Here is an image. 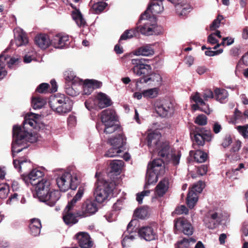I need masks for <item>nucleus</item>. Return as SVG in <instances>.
<instances>
[{
	"label": "nucleus",
	"instance_id": "obj_25",
	"mask_svg": "<svg viewBox=\"0 0 248 248\" xmlns=\"http://www.w3.org/2000/svg\"><path fill=\"white\" fill-rule=\"evenodd\" d=\"M139 235L146 241H151L157 237L156 232L151 227H144L140 229L138 232Z\"/></svg>",
	"mask_w": 248,
	"mask_h": 248
},
{
	"label": "nucleus",
	"instance_id": "obj_10",
	"mask_svg": "<svg viewBox=\"0 0 248 248\" xmlns=\"http://www.w3.org/2000/svg\"><path fill=\"white\" fill-rule=\"evenodd\" d=\"M190 136L193 140V144L199 146H202L205 141H210L212 140L213 136L210 131H206L203 128L196 127L195 130L190 134Z\"/></svg>",
	"mask_w": 248,
	"mask_h": 248
},
{
	"label": "nucleus",
	"instance_id": "obj_62",
	"mask_svg": "<svg viewBox=\"0 0 248 248\" xmlns=\"http://www.w3.org/2000/svg\"><path fill=\"white\" fill-rule=\"evenodd\" d=\"M49 84L46 83H43L40 84L36 88V91L39 93H44L47 90Z\"/></svg>",
	"mask_w": 248,
	"mask_h": 248
},
{
	"label": "nucleus",
	"instance_id": "obj_30",
	"mask_svg": "<svg viewBox=\"0 0 248 248\" xmlns=\"http://www.w3.org/2000/svg\"><path fill=\"white\" fill-rule=\"evenodd\" d=\"M36 45L42 49H46L51 45V41L48 36L45 34H40L35 37Z\"/></svg>",
	"mask_w": 248,
	"mask_h": 248
},
{
	"label": "nucleus",
	"instance_id": "obj_12",
	"mask_svg": "<svg viewBox=\"0 0 248 248\" xmlns=\"http://www.w3.org/2000/svg\"><path fill=\"white\" fill-rule=\"evenodd\" d=\"M157 124H153L155 129L150 128L149 130L151 131L148 134L147 137L148 145L152 151H154L155 149L158 148L159 145L162 143L160 141L161 135L158 130L159 128L157 126Z\"/></svg>",
	"mask_w": 248,
	"mask_h": 248
},
{
	"label": "nucleus",
	"instance_id": "obj_14",
	"mask_svg": "<svg viewBox=\"0 0 248 248\" xmlns=\"http://www.w3.org/2000/svg\"><path fill=\"white\" fill-rule=\"evenodd\" d=\"M35 194L39 201L44 198L51 189L50 182L46 179H42L34 183Z\"/></svg>",
	"mask_w": 248,
	"mask_h": 248
},
{
	"label": "nucleus",
	"instance_id": "obj_19",
	"mask_svg": "<svg viewBox=\"0 0 248 248\" xmlns=\"http://www.w3.org/2000/svg\"><path fill=\"white\" fill-rule=\"evenodd\" d=\"M150 17L145 18L142 20H140V17L139 19V22L141 21H144L143 24L139 27H137L138 30L143 35H151L154 33V30L155 28V24H151L150 22Z\"/></svg>",
	"mask_w": 248,
	"mask_h": 248
},
{
	"label": "nucleus",
	"instance_id": "obj_28",
	"mask_svg": "<svg viewBox=\"0 0 248 248\" xmlns=\"http://www.w3.org/2000/svg\"><path fill=\"white\" fill-rule=\"evenodd\" d=\"M13 165L19 172L21 171L22 168L23 170H25L27 169L32 167L31 162L26 158H20L19 159H14Z\"/></svg>",
	"mask_w": 248,
	"mask_h": 248
},
{
	"label": "nucleus",
	"instance_id": "obj_27",
	"mask_svg": "<svg viewBox=\"0 0 248 248\" xmlns=\"http://www.w3.org/2000/svg\"><path fill=\"white\" fill-rule=\"evenodd\" d=\"M147 168L157 174H161L164 171V162L160 159H155L152 163L148 164Z\"/></svg>",
	"mask_w": 248,
	"mask_h": 248
},
{
	"label": "nucleus",
	"instance_id": "obj_57",
	"mask_svg": "<svg viewBox=\"0 0 248 248\" xmlns=\"http://www.w3.org/2000/svg\"><path fill=\"white\" fill-rule=\"evenodd\" d=\"M195 122L200 125H205L207 124V119L205 115H199L196 117Z\"/></svg>",
	"mask_w": 248,
	"mask_h": 248
},
{
	"label": "nucleus",
	"instance_id": "obj_18",
	"mask_svg": "<svg viewBox=\"0 0 248 248\" xmlns=\"http://www.w3.org/2000/svg\"><path fill=\"white\" fill-rule=\"evenodd\" d=\"M69 38L67 35L59 34L51 40V45L56 48H63L69 44Z\"/></svg>",
	"mask_w": 248,
	"mask_h": 248
},
{
	"label": "nucleus",
	"instance_id": "obj_42",
	"mask_svg": "<svg viewBox=\"0 0 248 248\" xmlns=\"http://www.w3.org/2000/svg\"><path fill=\"white\" fill-rule=\"evenodd\" d=\"M123 150L117 147L111 146L105 153L104 156L107 157H114L120 155Z\"/></svg>",
	"mask_w": 248,
	"mask_h": 248
},
{
	"label": "nucleus",
	"instance_id": "obj_16",
	"mask_svg": "<svg viewBox=\"0 0 248 248\" xmlns=\"http://www.w3.org/2000/svg\"><path fill=\"white\" fill-rule=\"evenodd\" d=\"M61 193L58 190L51 188L49 191L44 196V198L40 201L45 202L50 206H53L61 198Z\"/></svg>",
	"mask_w": 248,
	"mask_h": 248
},
{
	"label": "nucleus",
	"instance_id": "obj_47",
	"mask_svg": "<svg viewBox=\"0 0 248 248\" xmlns=\"http://www.w3.org/2000/svg\"><path fill=\"white\" fill-rule=\"evenodd\" d=\"M6 58H4L3 54L0 55V80L2 79L7 75V72L5 69Z\"/></svg>",
	"mask_w": 248,
	"mask_h": 248
},
{
	"label": "nucleus",
	"instance_id": "obj_48",
	"mask_svg": "<svg viewBox=\"0 0 248 248\" xmlns=\"http://www.w3.org/2000/svg\"><path fill=\"white\" fill-rule=\"evenodd\" d=\"M148 209L147 207H142L136 209L134 212V216L140 219H144L148 215Z\"/></svg>",
	"mask_w": 248,
	"mask_h": 248
},
{
	"label": "nucleus",
	"instance_id": "obj_54",
	"mask_svg": "<svg viewBox=\"0 0 248 248\" xmlns=\"http://www.w3.org/2000/svg\"><path fill=\"white\" fill-rule=\"evenodd\" d=\"M85 106L89 110H91L92 109L95 108L97 106L96 98H90L86 100L85 102Z\"/></svg>",
	"mask_w": 248,
	"mask_h": 248
},
{
	"label": "nucleus",
	"instance_id": "obj_20",
	"mask_svg": "<svg viewBox=\"0 0 248 248\" xmlns=\"http://www.w3.org/2000/svg\"><path fill=\"white\" fill-rule=\"evenodd\" d=\"M63 75L66 84H69L73 86L82 85L83 80L78 77L73 71L67 70L64 72Z\"/></svg>",
	"mask_w": 248,
	"mask_h": 248
},
{
	"label": "nucleus",
	"instance_id": "obj_49",
	"mask_svg": "<svg viewBox=\"0 0 248 248\" xmlns=\"http://www.w3.org/2000/svg\"><path fill=\"white\" fill-rule=\"evenodd\" d=\"M208 216L210 217L211 219H213L214 222H217L218 224L225 219V217H223L220 212H214L210 213Z\"/></svg>",
	"mask_w": 248,
	"mask_h": 248
},
{
	"label": "nucleus",
	"instance_id": "obj_39",
	"mask_svg": "<svg viewBox=\"0 0 248 248\" xmlns=\"http://www.w3.org/2000/svg\"><path fill=\"white\" fill-rule=\"evenodd\" d=\"M138 28H135L130 30H127L122 34L119 41L125 40L136 36L139 34Z\"/></svg>",
	"mask_w": 248,
	"mask_h": 248
},
{
	"label": "nucleus",
	"instance_id": "obj_46",
	"mask_svg": "<svg viewBox=\"0 0 248 248\" xmlns=\"http://www.w3.org/2000/svg\"><path fill=\"white\" fill-rule=\"evenodd\" d=\"M46 103V101L40 97H33L31 104L34 109H39L42 108Z\"/></svg>",
	"mask_w": 248,
	"mask_h": 248
},
{
	"label": "nucleus",
	"instance_id": "obj_9",
	"mask_svg": "<svg viewBox=\"0 0 248 248\" xmlns=\"http://www.w3.org/2000/svg\"><path fill=\"white\" fill-rule=\"evenodd\" d=\"M154 106L156 113L162 117L171 116L173 113V105L168 99H157Z\"/></svg>",
	"mask_w": 248,
	"mask_h": 248
},
{
	"label": "nucleus",
	"instance_id": "obj_41",
	"mask_svg": "<svg viewBox=\"0 0 248 248\" xmlns=\"http://www.w3.org/2000/svg\"><path fill=\"white\" fill-rule=\"evenodd\" d=\"M159 174L147 168L146 180L147 185H150L157 182Z\"/></svg>",
	"mask_w": 248,
	"mask_h": 248
},
{
	"label": "nucleus",
	"instance_id": "obj_7",
	"mask_svg": "<svg viewBox=\"0 0 248 248\" xmlns=\"http://www.w3.org/2000/svg\"><path fill=\"white\" fill-rule=\"evenodd\" d=\"M115 186L113 182L107 181L103 179H99L96 183V187L94 192V196L97 202H103L112 191Z\"/></svg>",
	"mask_w": 248,
	"mask_h": 248
},
{
	"label": "nucleus",
	"instance_id": "obj_22",
	"mask_svg": "<svg viewBox=\"0 0 248 248\" xmlns=\"http://www.w3.org/2000/svg\"><path fill=\"white\" fill-rule=\"evenodd\" d=\"M14 36L16 46H25L29 42L26 33L20 28H16L15 30Z\"/></svg>",
	"mask_w": 248,
	"mask_h": 248
},
{
	"label": "nucleus",
	"instance_id": "obj_36",
	"mask_svg": "<svg viewBox=\"0 0 248 248\" xmlns=\"http://www.w3.org/2000/svg\"><path fill=\"white\" fill-rule=\"evenodd\" d=\"M191 98L196 103L200 105L202 107H204V108H201V110L202 111L206 113H210V111L208 108V105L206 104L203 99L200 96V93H195V94L191 96Z\"/></svg>",
	"mask_w": 248,
	"mask_h": 248
},
{
	"label": "nucleus",
	"instance_id": "obj_45",
	"mask_svg": "<svg viewBox=\"0 0 248 248\" xmlns=\"http://www.w3.org/2000/svg\"><path fill=\"white\" fill-rule=\"evenodd\" d=\"M194 158L197 162H204L207 159V154L201 150H197L194 154Z\"/></svg>",
	"mask_w": 248,
	"mask_h": 248
},
{
	"label": "nucleus",
	"instance_id": "obj_31",
	"mask_svg": "<svg viewBox=\"0 0 248 248\" xmlns=\"http://www.w3.org/2000/svg\"><path fill=\"white\" fill-rule=\"evenodd\" d=\"M70 5L74 9L71 14L73 19L75 21L78 26L79 27H84L86 22L81 13L78 9L74 7L72 4H70Z\"/></svg>",
	"mask_w": 248,
	"mask_h": 248
},
{
	"label": "nucleus",
	"instance_id": "obj_23",
	"mask_svg": "<svg viewBox=\"0 0 248 248\" xmlns=\"http://www.w3.org/2000/svg\"><path fill=\"white\" fill-rule=\"evenodd\" d=\"M43 174L44 173L42 171L34 169L27 175L25 174L21 175V179L27 184L30 183L32 185H34L35 183L34 182L37 180H40L39 179L43 176Z\"/></svg>",
	"mask_w": 248,
	"mask_h": 248
},
{
	"label": "nucleus",
	"instance_id": "obj_2",
	"mask_svg": "<svg viewBox=\"0 0 248 248\" xmlns=\"http://www.w3.org/2000/svg\"><path fill=\"white\" fill-rule=\"evenodd\" d=\"M149 59H132L131 64L133 65L132 70L134 74L142 78L137 80V83H147L149 81L155 80L160 83L161 77L157 74H152V68L148 63Z\"/></svg>",
	"mask_w": 248,
	"mask_h": 248
},
{
	"label": "nucleus",
	"instance_id": "obj_55",
	"mask_svg": "<svg viewBox=\"0 0 248 248\" xmlns=\"http://www.w3.org/2000/svg\"><path fill=\"white\" fill-rule=\"evenodd\" d=\"M223 19L222 16L218 15L216 19H215L210 26V30L214 31L216 29L219 28L221 21Z\"/></svg>",
	"mask_w": 248,
	"mask_h": 248
},
{
	"label": "nucleus",
	"instance_id": "obj_4",
	"mask_svg": "<svg viewBox=\"0 0 248 248\" xmlns=\"http://www.w3.org/2000/svg\"><path fill=\"white\" fill-rule=\"evenodd\" d=\"M72 101L64 94L57 93L49 98V105L50 108L56 113L63 115L72 109Z\"/></svg>",
	"mask_w": 248,
	"mask_h": 248
},
{
	"label": "nucleus",
	"instance_id": "obj_1",
	"mask_svg": "<svg viewBox=\"0 0 248 248\" xmlns=\"http://www.w3.org/2000/svg\"><path fill=\"white\" fill-rule=\"evenodd\" d=\"M28 124L35 128L38 127L37 122L31 118L25 120L23 127H19L17 125L13 126L12 152L14 158L16 154L28 147V142L33 143L36 141L35 136L25 130L26 125Z\"/></svg>",
	"mask_w": 248,
	"mask_h": 248
},
{
	"label": "nucleus",
	"instance_id": "obj_40",
	"mask_svg": "<svg viewBox=\"0 0 248 248\" xmlns=\"http://www.w3.org/2000/svg\"><path fill=\"white\" fill-rule=\"evenodd\" d=\"M198 201V196L193 191H189L186 198V203L188 207L193 208Z\"/></svg>",
	"mask_w": 248,
	"mask_h": 248
},
{
	"label": "nucleus",
	"instance_id": "obj_17",
	"mask_svg": "<svg viewBox=\"0 0 248 248\" xmlns=\"http://www.w3.org/2000/svg\"><path fill=\"white\" fill-rule=\"evenodd\" d=\"M115 132L117 133V135L108 139V142L111 146L123 149V146L126 143V138L123 134L121 128H120V130H117Z\"/></svg>",
	"mask_w": 248,
	"mask_h": 248
},
{
	"label": "nucleus",
	"instance_id": "obj_35",
	"mask_svg": "<svg viewBox=\"0 0 248 248\" xmlns=\"http://www.w3.org/2000/svg\"><path fill=\"white\" fill-rule=\"evenodd\" d=\"M124 162L122 160H113L111 161L109 166L110 172L116 175L120 174L124 166Z\"/></svg>",
	"mask_w": 248,
	"mask_h": 248
},
{
	"label": "nucleus",
	"instance_id": "obj_37",
	"mask_svg": "<svg viewBox=\"0 0 248 248\" xmlns=\"http://www.w3.org/2000/svg\"><path fill=\"white\" fill-rule=\"evenodd\" d=\"M215 93L217 100L221 103L227 102L228 100V93L224 89L217 88L215 90Z\"/></svg>",
	"mask_w": 248,
	"mask_h": 248
},
{
	"label": "nucleus",
	"instance_id": "obj_33",
	"mask_svg": "<svg viewBox=\"0 0 248 248\" xmlns=\"http://www.w3.org/2000/svg\"><path fill=\"white\" fill-rule=\"evenodd\" d=\"M97 107L100 108H103L111 105V102L110 98L105 93H99L96 97Z\"/></svg>",
	"mask_w": 248,
	"mask_h": 248
},
{
	"label": "nucleus",
	"instance_id": "obj_29",
	"mask_svg": "<svg viewBox=\"0 0 248 248\" xmlns=\"http://www.w3.org/2000/svg\"><path fill=\"white\" fill-rule=\"evenodd\" d=\"M133 53L136 56H150L154 54L155 51L151 45L146 44L136 49Z\"/></svg>",
	"mask_w": 248,
	"mask_h": 248
},
{
	"label": "nucleus",
	"instance_id": "obj_15",
	"mask_svg": "<svg viewBox=\"0 0 248 248\" xmlns=\"http://www.w3.org/2000/svg\"><path fill=\"white\" fill-rule=\"evenodd\" d=\"M134 220H131L127 225V230L124 232L122 244L124 247H126L128 243L135 239L137 236L136 229L133 227Z\"/></svg>",
	"mask_w": 248,
	"mask_h": 248
},
{
	"label": "nucleus",
	"instance_id": "obj_63",
	"mask_svg": "<svg viewBox=\"0 0 248 248\" xmlns=\"http://www.w3.org/2000/svg\"><path fill=\"white\" fill-rule=\"evenodd\" d=\"M18 194L17 193H14L6 201V204L9 205H12L15 204L17 202Z\"/></svg>",
	"mask_w": 248,
	"mask_h": 248
},
{
	"label": "nucleus",
	"instance_id": "obj_26",
	"mask_svg": "<svg viewBox=\"0 0 248 248\" xmlns=\"http://www.w3.org/2000/svg\"><path fill=\"white\" fill-rule=\"evenodd\" d=\"M76 236L79 246L82 248H90L92 247V243L88 233L83 232H79Z\"/></svg>",
	"mask_w": 248,
	"mask_h": 248
},
{
	"label": "nucleus",
	"instance_id": "obj_61",
	"mask_svg": "<svg viewBox=\"0 0 248 248\" xmlns=\"http://www.w3.org/2000/svg\"><path fill=\"white\" fill-rule=\"evenodd\" d=\"M150 192V190H144L141 193H137L136 200L138 203L139 204L142 203L144 197L148 195Z\"/></svg>",
	"mask_w": 248,
	"mask_h": 248
},
{
	"label": "nucleus",
	"instance_id": "obj_3",
	"mask_svg": "<svg viewBox=\"0 0 248 248\" xmlns=\"http://www.w3.org/2000/svg\"><path fill=\"white\" fill-rule=\"evenodd\" d=\"M101 120L104 128L103 129L99 124L96 127L99 132L102 130L106 134H111L117 130H120L121 126L119 124L116 116L115 112L113 109H106L101 114Z\"/></svg>",
	"mask_w": 248,
	"mask_h": 248
},
{
	"label": "nucleus",
	"instance_id": "obj_38",
	"mask_svg": "<svg viewBox=\"0 0 248 248\" xmlns=\"http://www.w3.org/2000/svg\"><path fill=\"white\" fill-rule=\"evenodd\" d=\"M40 117V116L39 114H34V113L31 114V115H30L28 117H27V116L25 117V120L23 123V125L22 126H19V127H23L24 126V122L26 119H29L31 118H32L33 120H35V121H36L37 123V125H38L37 128H35L33 127H31L29 124H28L26 125L25 130L30 132L33 136H35L36 138V140H37V136L35 135H33L31 132L29 131V130H31V128L37 130V129H39L41 128L40 124L39 123V122L38 121V119ZM17 126H18V125H17Z\"/></svg>",
	"mask_w": 248,
	"mask_h": 248
},
{
	"label": "nucleus",
	"instance_id": "obj_32",
	"mask_svg": "<svg viewBox=\"0 0 248 248\" xmlns=\"http://www.w3.org/2000/svg\"><path fill=\"white\" fill-rule=\"evenodd\" d=\"M42 225L39 219L32 218L29 225L30 233L34 236H38L41 232Z\"/></svg>",
	"mask_w": 248,
	"mask_h": 248
},
{
	"label": "nucleus",
	"instance_id": "obj_8",
	"mask_svg": "<svg viewBox=\"0 0 248 248\" xmlns=\"http://www.w3.org/2000/svg\"><path fill=\"white\" fill-rule=\"evenodd\" d=\"M158 152V155L163 158L167 162H171L174 165H177L180 162L181 155H177L170 152V148L168 142H163L159 145L158 148L154 150V152Z\"/></svg>",
	"mask_w": 248,
	"mask_h": 248
},
{
	"label": "nucleus",
	"instance_id": "obj_59",
	"mask_svg": "<svg viewBox=\"0 0 248 248\" xmlns=\"http://www.w3.org/2000/svg\"><path fill=\"white\" fill-rule=\"evenodd\" d=\"M214 222L213 219H211L210 217L208 216L204 219L205 224L206 226L210 229L215 228L216 226L218 225L217 223Z\"/></svg>",
	"mask_w": 248,
	"mask_h": 248
},
{
	"label": "nucleus",
	"instance_id": "obj_56",
	"mask_svg": "<svg viewBox=\"0 0 248 248\" xmlns=\"http://www.w3.org/2000/svg\"><path fill=\"white\" fill-rule=\"evenodd\" d=\"M236 129L245 139L248 138V124L243 126H238Z\"/></svg>",
	"mask_w": 248,
	"mask_h": 248
},
{
	"label": "nucleus",
	"instance_id": "obj_58",
	"mask_svg": "<svg viewBox=\"0 0 248 248\" xmlns=\"http://www.w3.org/2000/svg\"><path fill=\"white\" fill-rule=\"evenodd\" d=\"M9 192V186L5 185L0 187V198L5 199Z\"/></svg>",
	"mask_w": 248,
	"mask_h": 248
},
{
	"label": "nucleus",
	"instance_id": "obj_34",
	"mask_svg": "<svg viewBox=\"0 0 248 248\" xmlns=\"http://www.w3.org/2000/svg\"><path fill=\"white\" fill-rule=\"evenodd\" d=\"M169 188V181L167 179H164L158 184L155 188V192L159 196H163Z\"/></svg>",
	"mask_w": 248,
	"mask_h": 248
},
{
	"label": "nucleus",
	"instance_id": "obj_21",
	"mask_svg": "<svg viewBox=\"0 0 248 248\" xmlns=\"http://www.w3.org/2000/svg\"><path fill=\"white\" fill-rule=\"evenodd\" d=\"M83 82V93L87 95L90 94L95 89L100 88L102 85L101 82L95 79H86Z\"/></svg>",
	"mask_w": 248,
	"mask_h": 248
},
{
	"label": "nucleus",
	"instance_id": "obj_24",
	"mask_svg": "<svg viewBox=\"0 0 248 248\" xmlns=\"http://www.w3.org/2000/svg\"><path fill=\"white\" fill-rule=\"evenodd\" d=\"M175 5L176 13L181 18L186 17L192 9L189 3L184 1H179Z\"/></svg>",
	"mask_w": 248,
	"mask_h": 248
},
{
	"label": "nucleus",
	"instance_id": "obj_50",
	"mask_svg": "<svg viewBox=\"0 0 248 248\" xmlns=\"http://www.w3.org/2000/svg\"><path fill=\"white\" fill-rule=\"evenodd\" d=\"M107 5L105 2H97L92 5V8L96 14H99L102 12Z\"/></svg>",
	"mask_w": 248,
	"mask_h": 248
},
{
	"label": "nucleus",
	"instance_id": "obj_60",
	"mask_svg": "<svg viewBox=\"0 0 248 248\" xmlns=\"http://www.w3.org/2000/svg\"><path fill=\"white\" fill-rule=\"evenodd\" d=\"M35 52L34 50H32L31 52L26 54L24 57V62L25 63L31 62L35 58Z\"/></svg>",
	"mask_w": 248,
	"mask_h": 248
},
{
	"label": "nucleus",
	"instance_id": "obj_64",
	"mask_svg": "<svg viewBox=\"0 0 248 248\" xmlns=\"http://www.w3.org/2000/svg\"><path fill=\"white\" fill-rule=\"evenodd\" d=\"M208 170V167L205 165H202L197 168V173L198 174L202 176L205 175Z\"/></svg>",
	"mask_w": 248,
	"mask_h": 248
},
{
	"label": "nucleus",
	"instance_id": "obj_53",
	"mask_svg": "<svg viewBox=\"0 0 248 248\" xmlns=\"http://www.w3.org/2000/svg\"><path fill=\"white\" fill-rule=\"evenodd\" d=\"M4 58H6L5 64L7 63L9 68H12L14 65H16L20 61V59L18 58H14L4 56L3 55Z\"/></svg>",
	"mask_w": 248,
	"mask_h": 248
},
{
	"label": "nucleus",
	"instance_id": "obj_52",
	"mask_svg": "<svg viewBox=\"0 0 248 248\" xmlns=\"http://www.w3.org/2000/svg\"><path fill=\"white\" fill-rule=\"evenodd\" d=\"M205 184L202 181H199L196 184H194L190 191H193L197 194V193H200L202 192L203 188L204 187Z\"/></svg>",
	"mask_w": 248,
	"mask_h": 248
},
{
	"label": "nucleus",
	"instance_id": "obj_43",
	"mask_svg": "<svg viewBox=\"0 0 248 248\" xmlns=\"http://www.w3.org/2000/svg\"><path fill=\"white\" fill-rule=\"evenodd\" d=\"M77 86H73L71 84H66L64 88L65 93L71 96H76L79 94V90L76 87Z\"/></svg>",
	"mask_w": 248,
	"mask_h": 248
},
{
	"label": "nucleus",
	"instance_id": "obj_13",
	"mask_svg": "<svg viewBox=\"0 0 248 248\" xmlns=\"http://www.w3.org/2000/svg\"><path fill=\"white\" fill-rule=\"evenodd\" d=\"M174 232L178 233L182 232L185 234L192 235L193 232L191 224L184 218H178L174 220Z\"/></svg>",
	"mask_w": 248,
	"mask_h": 248
},
{
	"label": "nucleus",
	"instance_id": "obj_6",
	"mask_svg": "<svg viewBox=\"0 0 248 248\" xmlns=\"http://www.w3.org/2000/svg\"><path fill=\"white\" fill-rule=\"evenodd\" d=\"M85 188L84 186H80L75 196L68 202L64 209V214L63 216V220L65 223L68 225L72 226L78 222L77 217L71 211L73 210L76 203L80 201L83 196Z\"/></svg>",
	"mask_w": 248,
	"mask_h": 248
},
{
	"label": "nucleus",
	"instance_id": "obj_11",
	"mask_svg": "<svg viewBox=\"0 0 248 248\" xmlns=\"http://www.w3.org/2000/svg\"><path fill=\"white\" fill-rule=\"evenodd\" d=\"M98 210L96 201L87 199L83 202L80 211H78L77 214L81 217H88L95 214Z\"/></svg>",
	"mask_w": 248,
	"mask_h": 248
},
{
	"label": "nucleus",
	"instance_id": "obj_44",
	"mask_svg": "<svg viewBox=\"0 0 248 248\" xmlns=\"http://www.w3.org/2000/svg\"><path fill=\"white\" fill-rule=\"evenodd\" d=\"M195 239L190 238L189 239L183 238L182 240L178 242L176 248H189L190 243H194Z\"/></svg>",
	"mask_w": 248,
	"mask_h": 248
},
{
	"label": "nucleus",
	"instance_id": "obj_51",
	"mask_svg": "<svg viewBox=\"0 0 248 248\" xmlns=\"http://www.w3.org/2000/svg\"><path fill=\"white\" fill-rule=\"evenodd\" d=\"M158 93V88H154L143 91L142 94L144 97L152 98L155 97L157 95Z\"/></svg>",
	"mask_w": 248,
	"mask_h": 248
},
{
	"label": "nucleus",
	"instance_id": "obj_5",
	"mask_svg": "<svg viewBox=\"0 0 248 248\" xmlns=\"http://www.w3.org/2000/svg\"><path fill=\"white\" fill-rule=\"evenodd\" d=\"M80 182L79 175L73 171L64 172L56 179L60 190L65 192L69 189L75 190Z\"/></svg>",
	"mask_w": 248,
	"mask_h": 248
}]
</instances>
